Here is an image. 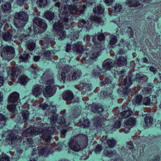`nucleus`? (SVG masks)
Returning a JSON list of instances; mask_svg holds the SVG:
<instances>
[{
  "mask_svg": "<svg viewBox=\"0 0 161 161\" xmlns=\"http://www.w3.org/2000/svg\"><path fill=\"white\" fill-rule=\"evenodd\" d=\"M91 107V111L95 113L102 114L104 108L102 105L100 103H93L92 105H89Z\"/></svg>",
  "mask_w": 161,
  "mask_h": 161,
  "instance_id": "nucleus-19",
  "label": "nucleus"
},
{
  "mask_svg": "<svg viewBox=\"0 0 161 161\" xmlns=\"http://www.w3.org/2000/svg\"><path fill=\"white\" fill-rule=\"evenodd\" d=\"M33 95L36 97H37L40 95L42 92L41 86L39 85H36L32 87V90Z\"/></svg>",
  "mask_w": 161,
  "mask_h": 161,
  "instance_id": "nucleus-29",
  "label": "nucleus"
},
{
  "mask_svg": "<svg viewBox=\"0 0 161 161\" xmlns=\"http://www.w3.org/2000/svg\"><path fill=\"white\" fill-rule=\"evenodd\" d=\"M17 37H18L19 39L22 41L23 40L24 41V40L27 39V36L24 34H21L20 36L19 34H18L17 35Z\"/></svg>",
  "mask_w": 161,
  "mask_h": 161,
  "instance_id": "nucleus-63",
  "label": "nucleus"
},
{
  "mask_svg": "<svg viewBox=\"0 0 161 161\" xmlns=\"http://www.w3.org/2000/svg\"><path fill=\"white\" fill-rule=\"evenodd\" d=\"M25 24L26 21H23L22 19L14 18V24L16 28H22L25 26Z\"/></svg>",
  "mask_w": 161,
  "mask_h": 161,
  "instance_id": "nucleus-36",
  "label": "nucleus"
},
{
  "mask_svg": "<svg viewBox=\"0 0 161 161\" xmlns=\"http://www.w3.org/2000/svg\"><path fill=\"white\" fill-rule=\"evenodd\" d=\"M33 25H36L39 27L44 29H46L47 25L45 23V21L42 19L39 18H35L33 20Z\"/></svg>",
  "mask_w": 161,
  "mask_h": 161,
  "instance_id": "nucleus-21",
  "label": "nucleus"
},
{
  "mask_svg": "<svg viewBox=\"0 0 161 161\" xmlns=\"http://www.w3.org/2000/svg\"><path fill=\"white\" fill-rule=\"evenodd\" d=\"M0 161H10L8 156L5 154H2V157H0Z\"/></svg>",
  "mask_w": 161,
  "mask_h": 161,
  "instance_id": "nucleus-61",
  "label": "nucleus"
},
{
  "mask_svg": "<svg viewBox=\"0 0 161 161\" xmlns=\"http://www.w3.org/2000/svg\"><path fill=\"white\" fill-rule=\"evenodd\" d=\"M30 58L29 54L27 53H24L21 55L19 58V61L20 62H27Z\"/></svg>",
  "mask_w": 161,
  "mask_h": 161,
  "instance_id": "nucleus-43",
  "label": "nucleus"
},
{
  "mask_svg": "<svg viewBox=\"0 0 161 161\" xmlns=\"http://www.w3.org/2000/svg\"><path fill=\"white\" fill-rule=\"evenodd\" d=\"M47 0H39L38 4L39 7H44L47 4Z\"/></svg>",
  "mask_w": 161,
  "mask_h": 161,
  "instance_id": "nucleus-55",
  "label": "nucleus"
},
{
  "mask_svg": "<svg viewBox=\"0 0 161 161\" xmlns=\"http://www.w3.org/2000/svg\"><path fill=\"white\" fill-rule=\"evenodd\" d=\"M101 117L98 116L94 118V128L93 129L94 134L100 135L103 131H104L106 134L110 133L111 129H108V126L104 127Z\"/></svg>",
  "mask_w": 161,
  "mask_h": 161,
  "instance_id": "nucleus-8",
  "label": "nucleus"
},
{
  "mask_svg": "<svg viewBox=\"0 0 161 161\" xmlns=\"http://www.w3.org/2000/svg\"><path fill=\"white\" fill-rule=\"evenodd\" d=\"M113 79L111 77H107L105 78L104 82L105 85H107L106 89L104 90L103 91H101L100 92L101 96H102V94L103 95V97L105 98H109L111 99L112 105H114L117 104L118 102V99L115 96H114L112 94L113 91V90L115 87V84L112 85V82Z\"/></svg>",
  "mask_w": 161,
  "mask_h": 161,
  "instance_id": "nucleus-5",
  "label": "nucleus"
},
{
  "mask_svg": "<svg viewBox=\"0 0 161 161\" xmlns=\"http://www.w3.org/2000/svg\"><path fill=\"white\" fill-rule=\"evenodd\" d=\"M127 32L130 38H133L134 33L132 29L130 27H129L127 29Z\"/></svg>",
  "mask_w": 161,
  "mask_h": 161,
  "instance_id": "nucleus-59",
  "label": "nucleus"
},
{
  "mask_svg": "<svg viewBox=\"0 0 161 161\" xmlns=\"http://www.w3.org/2000/svg\"><path fill=\"white\" fill-rule=\"evenodd\" d=\"M52 149L50 145L48 146H45L42 148L38 151V154L39 155H43L46 157L49 153L52 152Z\"/></svg>",
  "mask_w": 161,
  "mask_h": 161,
  "instance_id": "nucleus-25",
  "label": "nucleus"
},
{
  "mask_svg": "<svg viewBox=\"0 0 161 161\" xmlns=\"http://www.w3.org/2000/svg\"><path fill=\"white\" fill-rule=\"evenodd\" d=\"M46 125L45 124L43 125L42 123L40 124L39 126H37L36 127L30 126L29 128L22 133V135L27 137L41 134L42 136H44L46 141L49 142L51 138L50 135L53 132L54 127L46 126Z\"/></svg>",
  "mask_w": 161,
  "mask_h": 161,
  "instance_id": "nucleus-3",
  "label": "nucleus"
},
{
  "mask_svg": "<svg viewBox=\"0 0 161 161\" xmlns=\"http://www.w3.org/2000/svg\"><path fill=\"white\" fill-rule=\"evenodd\" d=\"M50 40V39L49 38L46 37H45L43 40L41 41V43L42 45L44 48H47L48 47Z\"/></svg>",
  "mask_w": 161,
  "mask_h": 161,
  "instance_id": "nucleus-46",
  "label": "nucleus"
},
{
  "mask_svg": "<svg viewBox=\"0 0 161 161\" xmlns=\"http://www.w3.org/2000/svg\"><path fill=\"white\" fill-rule=\"evenodd\" d=\"M74 113L70 115L65 117L64 119L65 122L64 124L61 125V135H64L68 131L69 129L71 127L70 125H73L75 122L78 121L81 124V127L83 129L89 127L90 122L86 116H82L81 118L78 119L79 116V112L77 109L74 110Z\"/></svg>",
  "mask_w": 161,
  "mask_h": 161,
  "instance_id": "nucleus-2",
  "label": "nucleus"
},
{
  "mask_svg": "<svg viewBox=\"0 0 161 161\" xmlns=\"http://www.w3.org/2000/svg\"><path fill=\"white\" fill-rule=\"evenodd\" d=\"M153 118L149 116H146L144 118V122L146 126L149 127L153 125Z\"/></svg>",
  "mask_w": 161,
  "mask_h": 161,
  "instance_id": "nucleus-39",
  "label": "nucleus"
},
{
  "mask_svg": "<svg viewBox=\"0 0 161 161\" xmlns=\"http://www.w3.org/2000/svg\"><path fill=\"white\" fill-rule=\"evenodd\" d=\"M103 73L102 68L98 65H94L90 72V76L92 78L98 79Z\"/></svg>",
  "mask_w": 161,
  "mask_h": 161,
  "instance_id": "nucleus-14",
  "label": "nucleus"
},
{
  "mask_svg": "<svg viewBox=\"0 0 161 161\" xmlns=\"http://www.w3.org/2000/svg\"><path fill=\"white\" fill-rule=\"evenodd\" d=\"M142 101V97L141 94H138L135 97V98L132 99L133 104L136 106L141 105Z\"/></svg>",
  "mask_w": 161,
  "mask_h": 161,
  "instance_id": "nucleus-37",
  "label": "nucleus"
},
{
  "mask_svg": "<svg viewBox=\"0 0 161 161\" xmlns=\"http://www.w3.org/2000/svg\"><path fill=\"white\" fill-rule=\"evenodd\" d=\"M102 146L101 144L97 145L95 147L94 149V152L97 154H99L102 150Z\"/></svg>",
  "mask_w": 161,
  "mask_h": 161,
  "instance_id": "nucleus-54",
  "label": "nucleus"
},
{
  "mask_svg": "<svg viewBox=\"0 0 161 161\" xmlns=\"http://www.w3.org/2000/svg\"><path fill=\"white\" fill-rule=\"evenodd\" d=\"M114 65V63L111 60L108 59L105 60L103 62V69L106 70H109L111 72L114 77V73L113 71L114 70L113 68Z\"/></svg>",
  "mask_w": 161,
  "mask_h": 161,
  "instance_id": "nucleus-16",
  "label": "nucleus"
},
{
  "mask_svg": "<svg viewBox=\"0 0 161 161\" xmlns=\"http://www.w3.org/2000/svg\"><path fill=\"white\" fill-rule=\"evenodd\" d=\"M127 63V59L126 56L119 57L116 60L115 64L117 66L114 69L113 71L114 73V78L117 79L119 78L120 76L123 74L125 71L124 68H120L121 66H125Z\"/></svg>",
  "mask_w": 161,
  "mask_h": 161,
  "instance_id": "nucleus-7",
  "label": "nucleus"
},
{
  "mask_svg": "<svg viewBox=\"0 0 161 161\" xmlns=\"http://www.w3.org/2000/svg\"><path fill=\"white\" fill-rule=\"evenodd\" d=\"M67 5H66L64 6V10L63 14L64 17L63 18L61 17V40L62 38L65 37L66 36V31H63V30L65 27V30L67 32H69V34H71L73 30L72 27L70 26V22L72 20V16L76 14L77 10V8L76 5L74 4H71L69 6L68 4L70 0H64Z\"/></svg>",
  "mask_w": 161,
  "mask_h": 161,
  "instance_id": "nucleus-1",
  "label": "nucleus"
},
{
  "mask_svg": "<svg viewBox=\"0 0 161 161\" xmlns=\"http://www.w3.org/2000/svg\"><path fill=\"white\" fill-rule=\"evenodd\" d=\"M22 115L23 120L25 122L29 119V114L28 111L27 110H23L22 113Z\"/></svg>",
  "mask_w": 161,
  "mask_h": 161,
  "instance_id": "nucleus-52",
  "label": "nucleus"
},
{
  "mask_svg": "<svg viewBox=\"0 0 161 161\" xmlns=\"http://www.w3.org/2000/svg\"><path fill=\"white\" fill-rule=\"evenodd\" d=\"M149 70L150 72H153V74L155 75L157 72V68L153 66H150L149 68Z\"/></svg>",
  "mask_w": 161,
  "mask_h": 161,
  "instance_id": "nucleus-64",
  "label": "nucleus"
},
{
  "mask_svg": "<svg viewBox=\"0 0 161 161\" xmlns=\"http://www.w3.org/2000/svg\"><path fill=\"white\" fill-rule=\"evenodd\" d=\"M105 38L104 33L98 32L97 35V40L96 39V36H94L92 39L94 43V48L90 50H87L86 54L89 59L94 60L97 58L99 55V51L101 47V42L104 41Z\"/></svg>",
  "mask_w": 161,
  "mask_h": 161,
  "instance_id": "nucleus-4",
  "label": "nucleus"
},
{
  "mask_svg": "<svg viewBox=\"0 0 161 161\" xmlns=\"http://www.w3.org/2000/svg\"><path fill=\"white\" fill-rule=\"evenodd\" d=\"M121 124V121L119 120H117L114 122L113 127L116 129H118L120 128Z\"/></svg>",
  "mask_w": 161,
  "mask_h": 161,
  "instance_id": "nucleus-60",
  "label": "nucleus"
},
{
  "mask_svg": "<svg viewBox=\"0 0 161 161\" xmlns=\"http://www.w3.org/2000/svg\"><path fill=\"white\" fill-rule=\"evenodd\" d=\"M44 16L47 19L51 20L54 18V13L49 11H47L45 13Z\"/></svg>",
  "mask_w": 161,
  "mask_h": 161,
  "instance_id": "nucleus-44",
  "label": "nucleus"
},
{
  "mask_svg": "<svg viewBox=\"0 0 161 161\" xmlns=\"http://www.w3.org/2000/svg\"><path fill=\"white\" fill-rule=\"evenodd\" d=\"M154 86L153 83H149L147 87H144L142 90L143 95L145 96H148L150 97L151 96V91Z\"/></svg>",
  "mask_w": 161,
  "mask_h": 161,
  "instance_id": "nucleus-27",
  "label": "nucleus"
},
{
  "mask_svg": "<svg viewBox=\"0 0 161 161\" xmlns=\"http://www.w3.org/2000/svg\"><path fill=\"white\" fill-rule=\"evenodd\" d=\"M26 46L27 49L31 51L34 50L35 47V44L32 41H28L26 44Z\"/></svg>",
  "mask_w": 161,
  "mask_h": 161,
  "instance_id": "nucleus-48",
  "label": "nucleus"
},
{
  "mask_svg": "<svg viewBox=\"0 0 161 161\" xmlns=\"http://www.w3.org/2000/svg\"><path fill=\"white\" fill-rule=\"evenodd\" d=\"M11 8V5L10 3L8 2H5L4 4H2L1 6L2 10L4 12L9 10Z\"/></svg>",
  "mask_w": 161,
  "mask_h": 161,
  "instance_id": "nucleus-42",
  "label": "nucleus"
},
{
  "mask_svg": "<svg viewBox=\"0 0 161 161\" xmlns=\"http://www.w3.org/2000/svg\"><path fill=\"white\" fill-rule=\"evenodd\" d=\"M62 97L63 99L65 101H71L73 99L74 95L71 91L67 90L65 91Z\"/></svg>",
  "mask_w": 161,
  "mask_h": 161,
  "instance_id": "nucleus-32",
  "label": "nucleus"
},
{
  "mask_svg": "<svg viewBox=\"0 0 161 161\" xmlns=\"http://www.w3.org/2000/svg\"><path fill=\"white\" fill-rule=\"evenodd\" d=\"M124 84L119 87L117 93L119 97H126L129 94V88L132 84V78L129 76H126L124 80Z\"/></svg>",
  "mask_w": 161,
  "mask_h": 161,
  "instance_id": "nucleus-9",
  "label": "nucleus"
},
{
  "mask_svg": "<svg viewBox=\"0 0 161 161\" xmlns=\"http://www.w3.org/2000/svg\"><path fill=\"white\" fill-rule=\"evenodd\" d=\"M41 79L43 81V83L46 85H51L54 83L52 73L48 69H46Z\"/></svg>",
  "mask_w": 161,
  "mask_h": 161,
  "instance_id": "nucleus-13",
  "label": "nucleus"
},
{
  "mask_svg": "<svg viewBox=\"0 0 161 161\" xmlns=\"http://www.w3.org/2000/svg\"><path fill=\"white\" fill-rule=\"evenodd\" d=\"M58 115L55 114H53L50 118V122L51 125H53L57 122L58 119Z\"/></svg>",
  "mask_w": 161,
  "mask_h": 161,
  "instance_id": "nucleus-51",
  "label": "nucleus"
},
{
  "mask_svg": "<svg viewBox=\"0 0 161 161\" xmlns=\"http://www.w3.org/2000/svg\"><path fill=\"white\" fill-rule=\"evenodd\" d=\"M138 63L137 66L138 68L144 67L145 66L144 64H149L148 59L145 57H141L139 58H137Z\"/></svg>",
  "mask_w": 161,
  "mask_h": 161,
  "instance_id": "nucleus-26",
  "label": "nucleus"
},
{
  "mask_svg": "<svg viewBox=\"0 0 161 161\" xmlns=\"http://www.w3.org/2000/svg\"><path fill=\"white\" fill-rule=\"evenodd\" d=\"M21 73V70L20 68L18 67H15L12 68L9 73L11 76V79L14 81V79H17L18 75Z\"/></svg>",
  "mask_w": 161,
  "mask_h": 161,
  "instance_id": "nucleus-24",
  "label": "nucleus"
},
{
  "mask_svg": "<svg viewBox=\"0 0 161 161\" xmlns=\"http://www.w3.org/2000/svg\"><path fill=\"white\" fill-rule=\"evenodd\" d=\"M14 53V49L13 47L5 46L2 49L1 55L3 58L9 61L13 58Z\"/></svg>",
  "mask_w": 161,
  "mask_h": 161,
  "instance_id": "nucleus-12",
  "label": "nucleus"
},
{
  "mask_svg": "<svg viewBox=\"0 0 161 161\" xmlns=\"http://www.w3.org/2000/svg\"><path fill=\"white\" fill-rule=\"evenodd\" d=\"M110 39L109 41V44L111 46L114 45L117 42V37L115 35H111Z\"/></svg>",
  "mask_w": 161,
  "mask_h": 161,
  "instance_id": "nucleus-47",
  "label": "nucleus"
},
{
  "mask_svg": "<svg viewBox=\"0 0 161 161\" xmlns=\"http://www.w3.org/2000/svg\"><path fill=\"white\" fill-rule=\"evenodd\" d=\"M7 108L8 110L12 113L16 114L17 112L16 108V104H9L7 106Z\"/></svg>",
  "mask_w": 161,
  "mask_h": 161,
  "instance_id": "nucleus-45",
  "label": "nucleus"
},
{
  "mask_svg": "<svg viewBox=\"0 0 161 161\" xmlns=\"http://www.w3.org/2000/svg\"><path fill=\"white\" fill-rule=\"evenodd\" d=\"M77 140H71L69 143L70 148L75 152H78L80 149V146L85 148L88 145L87 136L85 134H80L76 136Z\"/></svg>",
  "mask_w": 161,
  "mask_h": 161,
  "instance_id": "nucleus-6",
  "label": "nucleus"
},
{
  "mask_svg": "<svg viewBox=\"0 0 161 161\" xmlns=\"http://www.w3.org/2000/svg\"><path fill=\"white\" fill-rule=\"evenodd\" d=\"M99 15H91L89 18V19L92 22H97L98 23L101 22L102 20Z\"/></svg>",
  "mask_w": 161,
  "mask_h": 161,
  "instance_id": "nucleus-41",
  "label": "nucleus"
},
{
  "mask_svg": "<svg viewBox=\"0 0 161 161\" xmlns=\"http://www.w3.org/2000/svg\"><path fill=\"white\" fill-rule=\"evenodd\" d=\"M126 4L130 8H136L140 6L141 4L138 0H127Z\"/></svg>",
  "mask_w": 161,
  "mask_h": 161,
  "instance_id": "nucleus-31",
  "label": "nucleus"
},
{
  "mask_svg": "<svg viewBox=\"0 0 161 161\" xmlns=\"http://www.w3.org/2000/svg\"><path fill=\"white\" fill-rule=\"evenodd\" d=\"M135 44L134 39L128 41V40L125 41L123 39H121L119 46L122 48L120 49L118 51L119 53L121 55H124L126 50H131L133 49Z\"/></svg>",
  "mask_w": 161,
  "mask_h": 161,
  "instance_id": "nucleus-11",
  "label": "nucleus"
},
{
  "mask_svg": "<svg viewBox=\"0 0 161 161\" xmlns=\"http://www.w3.org/2000/svg\"><path fill=\"white\" fill-rule=\"evenodd\" d=\"M14 17L19 19H22L26 22L28 20L27 14L24 11H21L16 13L15 14Z\"/></svg>",
  "mask_w": 161,
  "mask_h": 161,
  "instance_id": "nucleus-28",
  "label": "nucleus"
},
{
  "mask_svg": "<svg viewBox=\"0 0 161 161\" xmlns=\"http://www.w3.org/2000/svg\"><path fill=\"white\" fill-rule=\"evenodd\" d=\"M136 120L134 117H130L125 122V125L129 127L135 125Z\"/></svg>",
  "mask_w": 161,
  "mask_h": 161,
  "instance_id": "nucleus-40",
  "label": "nucleus"
},
{
  "mask_svg": "<svg viewBox=\"0 0 161 161\" xmlns=\"http://www.w3.org/2000/svg\"><path fill=\"white\" fill-rule=\"evenodd\" d=\"M73 50L77 54L81 55L84 51L83 46L81 42L78 41L72 45Z\"/></svg>",
  "mask_w": 161,
  "mask_h": 161,
  "instance_id": "nucleus-17",
  "label": "nucleus"
},
{
  "mask_svg": "<svg viewBox=\"0 0 161 161\" xmlns=\"http://www.w3.org/2000/svg\"><path fill=\"white\" fill-rule=\"evenodd\" d=\"M158 83H159V85H161L159 86V88L158 89V90L156 91V94L154 95H153L152 97V99H153L154 98L155 96H156L157 97L158 96L157 95H158V94H160V92H158L159 90L161 89V84H160L159 82H158ZM142 103H143V105H144L145 106L149 105H150L151 103L153 105H155V104H153L152 103V101H151V102L150 98L149 96L145 97L143 99H142ZM159 103L161 104V102H159V103L157 102V103L156 104H158Z\"/></svg>",
  "mask_w": 161,
  "mask_h": 161,
  "instance_id": "nucleus-18",
  "label": "nucleus"
},
{
  "mask_svg": "<svg viewBox=\"0 0 161 161\" xmlns=\"http://www.w3.org/2000/svg\"><path fill=\"white\" fill-rule=\"evenodd\" d=\"M136 79L139 85L144 86H147L148 84L147 81L148 78L146 75L139 73L136 74Z\"/></svg>",
  "mask_w": 161,
  "mask_h": 161,
  "instance_id": "nucleus-15",
  "label": "nucleus"
},
{
  "mask_svg": "<svg viewBox=\"0 0 161 161\" xmlns=\"http://www.w3.org/2000/svg\"><path fill=\"white\" fill-rule=\"evenodd\" d=\"M60 18L59 19H55L54 20V23L53 25V28L55 34H56L57 36H59V37L60 38Z\"/></svg>",
  "mask_w": 161,
  "mask_h": 161,
  "instance_id": "nucleus-23",
  "label": "nucleus"
},
{
  "mask_svg": "<svg viewBox=\"0 0 161 161\" xmlns=\"http://www.w3.org/2000/svg\"><path fill=\"white\" fill-rule=\"evenodd\" d=\"M14 79L15 82H19L23 85H25L29 80L27 76L23 75L19 77L17 79Z\"/></svg>",
  "mask_w": 161,
  "mask_h": 161,
  "instance_id": "nucleus-35",
  "label": "nucleus"
},
{
  "mask_svg": "<svg viewBox=\"0 0 161 161\" xmlns=\"http://www.w3.org/2000/svg\"><path fill=\"white\" fill-rule=\"evenodd\" d=\"M79 23L81 24V29L80 31H79L75 35V37L74 36V37L76 39H78L80 36H81L85 40L86 37L87 35L88 31L90 30L92 27L91 24L89 21L83 19L79 20Z\"/></svg>",
  "mask_w": 161,
  "mask_h": 161,
  "instance_id": "nucleus-10",
  "label": "nucleus"
},
{
  "mask_svg": "<svg viewBox=\"0 0 161 161\" xmlns=\"http://www.w3.org/2000/svg\"><path fill=\"white\" fill-rule=\"evenodd\" d=\"M103 153L106 157L108 158L112 157L113 155V152L111 150L104 151Z\"/></svg>",
  "mask_w": 161,
  "mask_h": 161,
  "instance_id": "nucleus-56",
  "label": "nucleus"
},
{
  "mask_svg": "<svg viewBox=\"0 0 161 161\" xmlns=\"http://www.w3.org/2000/svg\"><path fill=\"white\" fill-rule=\"evenodd\" d=\"M81 85L82 86V89H84L83 91H86L87 90H89L90 89V86L89 84L85 82L81 83Z\"/></svg>",
  "mask_w": 161,
  "mask_h": 161,
  "instance_id": "nucleus-57",
  "label": "nucleus"
},
{
  "mask_svg": "<svg viewBox=\"0 0 161 161\" xmlns=\"http://www.w3.org/2000/svg\"><path fill=\"white\" fill-rule=\"evenodd\" d=\"M123 108L124 110L120 113V117L121 119H124L130 116L132 113L131 109L127 106H125Z\"/></svg>",
  "mask_w": 161,
  "mask_h": 161,
  "instance_id": "nucleus-22",
  "label": "nucleus"
},
{
  "mask_svg": "<svg viewBox=\"0 0 161 161\" xmlns=\"http://www.w3.org/2000/svg\"><path fill=\"white\" fill-rule=\"evenodd\" d=\"M21 138L20 136L16 135L13 133H10L7 136V139L10 141L12 143H16L17 140H20L21 142Z\"/></svg>",
  "mask_w": 161,
  "mask_h": 161,
  "instance_id": "nucleus-34",
  "label": "nucleus"
},
{
  "mask_svg": "<svg viewBox=\"0 0 161 161\" xmlns=\"http://www.w3.org/2000/svg\"><path fill=\"white\" fill-rule=\"evenodd\" d=\"M1 34L3 39L5 41L10 42L12 39L13 35L8 31L2 32Z\"/></svg>",
  "mask_w": 161,
  "mask_h": 161,
  "instance_id": "nucleus-38",
  "label": "nucleus"
},
{
  "mask_svg": "<svg viewBox=\"0 0 161 161\" xmlns=\"http://www.w3.org/2000/svg\"><path fill=\"white\" fill-rule=\"evenodd\" d=\"M32 153L33 155L32 157L30 158L31 160L29 161H36L37 159V157L36 156L37 152L36 150H33Z\"/></svg>",
  "mask_w": 161,
  "mask_h": 161,
  "instance_id": "nucleus-58",
  "label": "nucleus"
},
{
  "mask_svg": "<svg viewBox=\"0 0 161 161\" xmlns=\"http://www.w3.org/2000/svg\"><path fill=\"white\" fill-rule=\"evenodd\" d=\"M104 10V6L101 4H99L97 6L95 7L93 9V12L94 14L96 15H100L103 14Z\"/></svg>",
  "mask_w": 161,
  "mask_h": 161,
  "instance_id": "nucleus-30",
  "label": "nucleus"
},
{
  "mask_svg": "<svg viewBox=\"0 0 161 161\" xmlns=\"http://www.w3.org/2000/svg\"><path fill=\"white\" fill-rule=\"evenodd\" d=\"M116 142L115 140L113 138L111 139H108L107 141V144L110 148H113Z\"/></svg>",
  "mask_w": 161,
  "mask_h": 161,
  "instance_id": "nucleus-49",
  "label": "nucleus"
},
{
  "mask_svg": "<svg viewBox=\"0 0 161 161\" xmlns=\"http://www.w3.org/2000/svg\"><path fill=\"white\" fill-rule=\"evenodd\" d=\"M19 98V94L16 92H14L9 96L8 97V103L9 104L16 103L18 102Z\"/></svg>",
  "mask_w": 161,
  "mask_h": 161,
  "instance_id": "nucleus-20",
  "label": "nucleus"
},
{
  "mask_svg": "<svg viewBox=\"0 0 161 161\" xmlns=\"http://www.w3.org/2000/svg\"><path fill=\"white\" fill-rule=\"evenodd\" d=\"M54 92L51 86H47L44 90L43 94L46 97H50L54 95Z\"/></svg>",
  "mask_w": 161,
  "mask_h": 161,
  "instance_id": "nucleus-33",
  "label": "nucleus"
},
{
  "mask_svg": "<svg viewBox=\"0 0 161 161\" xmlns=\"http://www.w3.org/2000/svg\"><path fill=\"white\" fill-rule=\"evenodd\" d=\"M114 18L111 21V22L115 24L119 28H120L119 24H120V20L119 17L116 15H114Z\"/></svg>",
  "mask_w": 161,
  "mask_h": 161,
  "instance_id": "nucleus-53",
  "label": "nucleus"
},
{
  "mask_svg": "<svg viewBox=\"0 0 161 161\" xmlns=\"http://www.w3.org/2000/svg\"><path fill=\"white\" fill-rule=\"evenodd\" d=\"M114 13H118V12H120L122 11V8L121 5L119 3H116L114 7Z\"/></svg>",
  "mask_w": 161,
  "mask_h": 161,
  "instance_id": "nucleus-50",
  "label": "nucleus"
},
{
  "mask_svg": "<svg viewBox=\"0 0 161 161\" xmlns=\"http://www.w3.org/2000/svg\"><path fill=\"white\" fill-rule=\"evenodd\" d=\"M160 160H161L160 156L157 155H155L151 159V161H160Z\"/></svg>",
  "mask_w": 161,
  "mask_h": 161,
  "instance_id": "nucleus-62",
  "label": "nucleus"
}]
</instances>
